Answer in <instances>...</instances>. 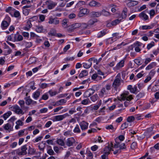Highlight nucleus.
Listing matches in <instances>:
<instances>
[{"instance_id":"09e8293b","label":"nucleus","mask_w":159,"mask_h":159,"mask_svg":"<svg viewBox=\"0 0 159 159\" xmlns=\"http://www.w3.org/2000/svg\"><path fill=\"white\" fill-rule=\"evenodd\" d=\"M35 152V150L33 148L29 147V149L28 151V153L31 155H34Z\"/></svg>"},{"instance_id":"6ab92c4d","label":"nucleus","mask_w":159,"mask_h":159,"mask_svg":"<svg viewBox=\"0 0 159 159\" xmlns=\"http://www.w3.org/2000/svg\"><path fill=\"white\" fill-rule=\"evenodd\" d=\"M56 143L59 145L61 146H64V148H66V146H65V142L62 139H57L56 141Z\"/></svg>"},{"instance_id":"6e6552de","label":"nucleus","mask_w":159,"mask_h":159,"mask_svg":"<svg viewBox=\"0 0 159 159\" xmlns=\"http://www.w3.org/2000/svg\"><path fill=\"white\" fill-rule=\"evenodd\" d=\"M95 92L94 89H89L84 93V98H87L92 95Z\"/></svg>"},{"instance_id":"5fc2aeb1","label":"nucleus","mask_w":159,"mask_h":159,"mask_svg":"<svg viewBox=\"0 0 159 159\" xmlns=\"http://www.w3.org/2000/svg\"><path fill=\"white\" fill-rule=\"evenodd\" d=\"M56 5V4L55 3L52 2L48 5V8L49 9H51L53 8Z\"/></svg>"},{"instance_id":"e2e57ef3","label":"nucleus","mask_w":159,"mask_h":159,"mask_svg":"<svg viewBox=\"0 0 159 159\" xmlns=\"http://www.w3.org/2000/svg\"><path fill=\"white\" fill-rule=\"evenodd\" d=\"M48 93L51 96H52L56 95L57 94V92L56 91H52L51 90H50L48 92Z\"/></svg>"},{"instance_id":"cd10ccee","label":"nucleus","mask_w":159,"mask_h":159,"mask_svg":"<svg viewBox=\"0 0 159 159\" xmlns=\"http://www.w3.org/2000/svg\"><path fill=\"white\" fill-rule=\"evenodd\" d=\"M138 3V2L137 1H130L127 3V6L129 7H130L137 5Z\"/></svg>"},{"instance_id":"393cba45","label":"nucleus","mask_w":159,"mask_h":159,"mask_svg":"<svg viewBox=\"0 0 159 159\" xmlns=\"http://www.w3.org/2000/svg\"><path fill=\"white\" fill-rule=\"evenodd\" d=\"M23 39L22 36L19 34H16L14 36V40L16 41H20Z\"/></svg>"},{"instance_id":"39448f33","label":"nucleus","mask_w":159,"mask_h":159,"mask_svg":"<svg viewBox=\"0 0 159 159\" xmlns=\"http://www.w3.org/2000/svg\"><path fill=\"white\" fill-rule=\"evenodd\" d=\"M37 17L36 16L33 17L30 19V20H28L27 22V24L25 26L23 27V29L26 30H29L30 28L32 26V25L31 24V21L33 20L34 19H37Z\"/></svg>"},{"instance_id":"8fccbe9b","label":"nucleus","mask_w":159,"mask_h":159,"mask_svg":"<svg viewBox=\"0 0 159 159\" xmlns=\"http://www.w3.org/2000/svg\"><path fill=\"white\" fill-rule=\"evenodd\" d=\"M81 26L80 24L79 23H75L72 25V29H74L78 28Z\"/></svg>"},{"instance_id":"58836bf2","label":"nucleus","mask_w":159,"mask_h":159,"mask_svg":"<svg viewBox=\"0 0 159 159\" xmlns=\"http://www.w3.org/2000/svg\"><path fill=\"white\" fill-rule=\"evenodd\" d=\"M98 97L97 94H95L90 97L91 100L93 102H95L98 100Z\"/></svg>"},{"instance_id":"9d476101","label":"nucleus","mask_w":159,"mask_h":159,"mask_svg":"<svg viewBox=\"0 0 159 159\" xmlns=\"http://www.w3.org/2000/svg\"><path fill=\"white\" fill-rule=\"evenodd\" d=\"M25 99V103L28 105H30L31 104L34 105L37 104V102L32 100L30 96L26 97Z\"/></svg>"},{"instance_id":"052dcab7","label":"nucleus","mask_w":159,"mask_h":159,"mask_svg":"<svg viewBox=\"0 0 159 159\" xmlns=\"http://www.w3.org/2000/svg\"><path fill=\"white\" fill-rule=\"evenodd\" d=\"M84 3V2L83 1H80L76 4V6L77 7H80L83 5Z\"/></svg>"},{"instance_id":"774afa93","label":"nucleus","mask_w":159,"mask_h":159,"mask_svg":"<svg viewBox=\"0 0 159 159\" xmlns=\"http://www.w3.org/2000/svg\"><path fill=\"white\" fill-rule=\"evenodd\" d=\"M48 109L47 108H43L40 110V111L41 113H43L46 112L48 111Z\"/></svg>"},{"instance_id":"bb28decb","label":"nucleus","mask_w":159,"mask_h":159,"mask_svg":"<svg viewBox=\"0 0 159 159\" xmlns=\"http://www.w3.org/2000/svg\"><path fill=\"white\" fill-rule=\"evenodd\" d=\"M100 14L101 16L103 15L105 16H109L111 15L110 13L105 9L102 10L100 12Z\"/></svg>"},{"instance_id":"f03ea898","label":"nucleus","mask_w":159,"mask_h":159,"mask_svg":"<svg viewBox=\"0 0 159 159\" xmlns=\"http://www.w3.org/2000/svg\"><path fill=\"white\" fill-rule=\"evenodd\" d=\"M68 116L69 115L67 113H65L62 115L55 116L53 117L52 120L53 122L61 121Z\"/></svg>"},{"instance_id":"bf43d9fd","label":"nucleus","mask_w":159,"mask_h":159,"mask_svg":"<svg viewBox=\"0 0 159 159\" xmlns=\"http://www.w3.org/2000/svg\"><path fill=\"white\" fill-rule=\"evenodd\" d=\"M137 86H134V87L132 88V89H131L130 91L131 93H134L137 91Z\"/></svg>"},{"instance_id":"0eeeda50","label":"nucleus","mask_w":159,"mask_h":159,"mask_svg":"<svg viewBox=\"0 0 159 159\" xmlns=\"http://www.w3.org/2000/svg\"><path fill=\"white\" fill-rule=\"evenodd\" d=\"M115 148H119V149L121 150L125 149L126 148V146L125 143H120V142H116V143L114 144Z\"/></svg>"},{"instance_id":"f704fd0d","label":"nucleus","mask_w":159,"mask_h":159,"mask_svg":"<svg viewBox=\"0 0 159 159\" xmlns=\"http://www.w3.org/2000/svg\"><path fill=\"white\" fill-rule=\"evenodd\" d=\"M38 147L41 151L43 152L45 147V143L44 141H42L41 143L40 144Z\"/></svg>"},{"instance_id":"72a5a7b5","label":"nucleus","mask_w":159,"mask_h":159,"mask_svg":"<svg viewBox=\"0 0 159 159\" xmlns=\"http://www.w3.org/2000/svg\"><path fill=\"white\" fill-rule=\"evenodd\" d=\"M36 31L38 33H41L43 31V27L42 25H38L36 26Z\"/></svg>"},{"instance_id":"a211bd4d","label":"nucleus","mask_w":159,"mask_h":159,"mask_svg":"<svg viewBox=\"0 0 159 159\" xmlns=\"http://www.w3.org/2000/svg\"><path fill=\"white\" fill-rule=\"evenodd\" d=\"M125 62V59L121 60L116 65V68L118 69L123 67L124 65Z\"/></svg>"},{"instance_id":"b1692460","label":"nucleus","mask_w":159,"mask_h":159,"mask_svg":"<svg viewBox=\"0 0 159 159\" xmlns=\"http://www.w3.org/2000/svg\"><path fill=\"white\" fill-rule=\"evenodd\" d=\"M117 40V38L112 37L106 40L107 44H111L114 42L116 41Z\"/></svg>"},{"instance_id":"4be33fe9","label":"nucleus","mask_w":159,"mask_h":159,"mask_svg":"<svg viewBox=\"0 0 159 159\" xmlns=\"http://www.w3.org/2000/svg\"><path fill=\"white\" fill-rule=\"evenodd\" d=\"M127 9L126 7H125L123 9L121 13L122 19H125L127 17Z\"/></svg>"},{"instance_id":"0e129e2a","label":"nucleus","mask_w":159,"mask_h":159,"mask_svg":"<svg viewBox=\"0 0 159 159\" xmlns=\"http://www.w3.org/2000/svg\"><path fill=\"white\" fill-rule=\"evenodd\" d=\"M144 95V93H140L137 95V97L138 99H140L142 98Z\"/></svg>"},{"instance_id":"2eb2a0df","label":"nucleus","mask_w":159,"mask_h":159,"mask_svg":"<svg viewBox=\"0 0 159 159\" xmlns=\"http://www.w3.org/2000/svg\"><path fill=\"white\" fill-rule=\"evenodd\" d=\"M89 5L91 7H99L101 6V4L98 2L95 1L93 0L89 3Z\"/></svg>"},{"instance_id":"49530a36","label":"nucleus","mask_w":159,"mask_h":159,"mask_svg":"<svg viewBox=\"0 0 159 159\" xmlns=\"http://www.w3.org/2000/svg\"><path fill=\"white\" fill-rule=\"evenodd\" d=\"M97 21L96 19H91L88 22V26H91L93 25L94 23Z\"/></svg>"},{"instance_id":"c85d7f7f","label":"nucleus","mask_w":159,"mask_h":159,"mask_svg":"<svg viewBox=\"0 0 159 159\" xmlns=\"http://www.w3.org/2000/svg\"><path fill=\"white\" fill-rule=\"evenodd\" d=\"M10 23L5 20L3 21L1 24V27L2 29L7 28L9 26Z\"/></svg>"},{"instance_id":"aec40b11","label":"nucleus","mask_w":159,"mask_h":159,"mask_svg":"<svg viewBox=\"0 0 159 159\" xmlns=\"http://www.w3.org/2000/svg\"><path fill=\"white\" fill-rule=\"evenodd\" d=\"M59 23V20L57 18H50L48 21L50 24H53L55 25L58 24Z\"/></svg>"},{"instance_id":"f257e3e1","label":"nucleus","mask_w":159,"mask_h":159,"mask_svg":"<svg viewBox=\"0 0 159 159\" xmlns=\"http://www.w3.org/2000/svg\"><path fill=\"white\" fill-rule=\"evenodd\" d=\"M26 146H27L25 145L22 146L21 148V151L19 149L17 150L16 151V154L19 156L26 155L27 153L26 151L27 150Z\"/></svg>"},{"instance_id":"de8ad7c7","label":"nucleus","mask_w":159,"mask_h":159,"mask_svg":"<svg viewBox=\"0 0 159 159\" xmlns=\"http://www.w3.org/2000/svg\"><path fill=\"white\" fill-rule=\"evenodd\" d=\"M48 98V94L46 93H45L43 95L41 98L39 100V101L40 102L41 100H47Z\"/></svg>"},{"instance_id":"13d9d810","label":"nucleus","mask_w":159,"mask_h":159,"mask_svg":"<svg viewBox=\"0 0 159 159\" xmlns=\"http://www.w3.org/2000/svg\"><path fill=\"white\" fill-rule=\"evenodd\" d=\"M141 60L139 59H135L134 60V62L136 64L138 65H140L142 64Z\"/></svg>"},{"instance_id":"680f3d73","label":"nucleus","mask_w":159,"mask_h":159,"mask_svg":"<svg viewBox=\"0 0 159 159\" xmlns=\"http://www.w3.org/2000/svg\"><path fill=\"white\" fill-rule=\"evenodd\" d=\"M88 156L89 157L88 159H92L93 157V155L90 151H89L87 152Z\"/></svg>"},{"instance_id":"7ed1b4c3","label":"nucleus","mask_w":159,"mask_h":159,"mask_svg":"<svg viewBox=\"0 0 159 159\" xmlns=\"http://www.w3.org/2000/svg\"><path fill=\"white\" fill-rule=\"evenodd\" d=\"M120 78L116 77L112 84V86L115 90H117L118 88L120 86Z\"/></svg>"},{"instance_id":"a19ab883","label":"nucleus","mask_w":159,"mask_h":159,"mask_svg":"<svg viewBox=\"0 0 159 159\" xmlns=\"http://www.w3.org/2000/svg\"><path fill=\"white\" fill-rule=\"evenodd\" d=\"M121 20L122 19H121L120 20L119 19H116L112 21L111 24L112 25H116L117 24L121 22Z\"/></svg>"},{"instance_id":"37998d69","label":"nucleus","mask_w":159,"mask_h":159,"mask_svg":"<svg viewBox=\"0 0 159 159\" xmlns=\"http://www.w3.org/2000/svg\"><path fill=\"white\" fill-rule=\"evenodd\" d=\"M73 132L75 133H80L81 132V130L80 129L78 125H77L73 130Z\"/></svg>"},{"instance_id":"4468645a","label":"nucleus","mask_w":159,"mask_h":159,"mask_svg":"<svg viewBox=\"0 0 159 159\" xmlns=\"http://www.w3.org/2000/svg\"><path fill=\"white\" fill-rule=\"evenodd\" d=\"M129 93L128 92H125L121 94L120 97H118L117 98L118 100L120 101H125Z\"/></svg>"},{"instance_id":"e433bc0d","label":"nucleus","mask_w":159,"mask_h":159,"mask_svg":"<svg viewBox=\"0 0 159 159\" xmlns=\"http://www.w3.org/2000/svg\"><path fill=\"white\" fill-rule=\"evenodd\" d=\"M11 114L12 112L10 111H9L7 113L4 114L3 115V117L4 120H6L7 118L9 117Z\"/></svg>"},{"instance_id":"ea45409f","label":"nucleus","mask_w":159,"mask_h":159,"mask_svg":"<svg viewBox=\"0 0 159 159\" xmlns=\"http://www.w3.org/2000/svg\"><path fill=\"white\" fill-rule=\"evenodd\" d=\"M33 2V0H23L21 2L23 4H30Z\"/></svg>"},{"instance_id":"2f4dec72","label":"nucleus","mask_w":159,"mask_h":159,"mask_svg":"<svg viewBox=\"0 0 159 159\" xmlns=\"http://www.w3.org/2000/svg\"><path fill=\"white\" fill-rule=\"evenodd\" d=\"M4 128L5 130H8L10 132L12 130V127L11 125L7 123L4 125Z\"/></svg>"},{"instance_id":"f8f14e48","label":"nucleus","mask_w":159,"mask_h":159,"mask_svg":"<svg viewBox=\"0 0 159 159\" xmlns=\"http://www.w3.org/2000/svg\"><path fill=\"white\" fill-rule=\"evenodd\" d=\"M142 44L143 43L138 41L134 43V49L136 52H139L140 51L141 49L139 47L141 46Z\"/></svg>"},{"instance_id":"c9c22d12","label":"nucleus","mask_w":159,"mask_h":159,"mask_svg":"<svg viewBox=\"0 0 159 159\" xmlns=\"http://www.w3.org/2000/svg\"><path fill=\"white\" fill-rule=\"evenodd\" d=\"M88 72L86 70H84L82 71L79 75V77L82 78L88 75Z\"/></svg>"},{"instance_id":"5701e85b","label":"nucleus","mask_w":159,"mask_h":159,"mask_svg":"<svg viewBox=\"0 0 159 159\" xmlns=\"http://www.w3.org/2000/svg\"><path fill=\"white\" fill-rule=\"evenodd\" d=\"M157 65V63L155 62H153L151 63L148 65L146 68V70H149L152 68Z\"/></svg>"},{"instance_id":"a18cd8bd","label":"nucleus","mask_w":159,"mask_h":159,"mask_svg":"<svg viewBox=\"0 0 159 159\" xmlns=\"http://www.w3.org/2000/svg\"><path fill=\"white\" fill-rule=\"evenodd\" d=\"M135 117L134 116H129L127 119V121L129 122H131L134 121Z\"/></svg>"},{"instance_id":"c756f323","label":"nucleus","mask_w":159,"mask_h":159,"mask_svg":"<svg viewBox=\"0 0 159 159\" xmlns=\"http://www.w3.org/2000/svg\"><path fill=\"white\" fill-rule=\"evenodd\" d=\"M107 92L105 88H102L100 91L99 93V96L101 97H103L104 94H107Z\"/></svg>"},{"instance_id":"20e7f679","label":"nucleus","mask_w":159,"mask_h":159,"mask_svg":"<svg viewBox=\"0 0 159 159\" xmlns=\"http://www.w3.org/2000/svg\"><path fill=\"white\" fill-rule=\"evenodd\" d=\"M32 7V5H31L24 6L22 7L23 14L25 16H28L30 13V11H31V8Z\"/></svg>"},{"instance_id":"9b49d317","label":"nucleus","mask_w":159,"mask_h":159,"mask_svg":"<svg viewBox=\"0 0 159 159\" xmlns=\"http://www.w3.org/2000/svg\"><path fill=\"white\" fill-rule=\"evenodd\" d=\"M14 111L18 114H24L22 109L17 105H15L13 107Z\"/></svg>"},{"instance_id":"79ce46f5","label":"nucleus","mask_w":159,"mask_h":159,"mask_svg":"<svg viewBox=\"0 0 159 159\" xmlns=\"http://www.w3.org/2000/svg\"><path fill=\"white\" fill-rule=\"evenodd\" d=\"M129 125V123L126 122H125L122 124L121 126V130H124L125 129L127 128Z\"/></svg>"},{"instance_id":"3c124183","label":"nucleus","mask_w":159,"mask_h":159,"mask_svg":"<svg viewBox=\"0 0 159 159\" xmlns=\"http://www.w3.org/2000/svg\"><path fill=\"white\" fill-rule=\"evenodd\" d=\"M154 45L155 43L153 41H152L150 43L148 44L147 47V48L148 50H149Z\"/></svg>"},{"instance_id":"ddd939ff","label":"nucleus","mask_w":159,"mask_h":159,"mask_svg":"<svg viewBox=\"0 0 159 159\" xmlns=\"http://www.w3.org/2000/svg\"><path fill=\"white\" fill-rule=\"evenodd\" d=\"M79 125L82 130H85L88 129L89 123L84 121H83L80 123Z\"/></svg>"},{"instance_id":"412c9836","label":"nucleus","mask_w":159,"mask_h":159,"mask_svg":"<svg viewBox=\"0 0 159 159\" xmlns=\"http://www.w3.org/2000/svg\"><path fill=\"white\" fill-rule=\"evenodd\" d=\"M62 26L65 28L70 26L69 24L68 20L67 19H64L62 22Z\"/></svg>"},{"instance_id":"603ef678","label":"nucleus","mask_w":159,"mask_h":159,"mask_svg":"<svg viewBox=\"0 0 159 159\" xmlns=\"http://www.w3.org/2000/svg\"><path fill=\"white\" fill-rule=\"evenodd\" d=\"M89 102H90V101L89 98L83 100L81 102V104L83 105H87Z\"/></svg>"},{"instance_id":"c03bdc74","label":"nucleus","mask_w":159,"mask_h":159,"mask_svg":"<svg viewBox=\"0 0 159 159\" xmlns=\"http://www.w3.org/2000/svg\"><path fill=\"white\" fill-rule=\"evenodd\" d=\"M83 66L84 68L86 69H89L91 66L92 63V62H90L89 64H88L86 63H83Z\"/></svg>"},{"instance_id":"4c0bfd02","label":"nucleus","mask_w":159,"mask_h":159,"mask_svg":"<svg viewBox=\"0 0 159 159\" xmlns=\"http://www.w3.org/2000/svg\"><path fill=\"white\" fill-rule=\"evenodd\" d=\"M23 44L25 45L26 48H28L31 47L33 44L32 42H27L25 41H23Z\"/></svg>"},{"instance_id":"4d7b16f0","label":"nucleus","mask_w":159,"mask_h":159,"mask_svg":"<svg viewBox=\"0 0 159 159\" xmlns=\"http://www.w3.org/2000/svg\"><path fill=\"white\" fill-rule=\"evenodd\" d=\"M19 103L22 109L24 108V107L25 102L24 100H20L19 102Z\"/></svg>"},{"instance_id":"a878e982","label":"nucleus","mask_w":159,"mask_h":159,"mask_svg":"<svg viewBox=\"0 0 159 159\" xmlns=\"http://www.w3.org/2000/svg\"><path fill=\"white\" fill-rule=\"evenodd\" d=\"M140 18L143 19L145 20H148V17L143 11L142 12L139 14Z\"/></svg>"},{"instance_id":"f3484780","label":"nucleus","mask_w":159,"mask_h":159,"mask_svg":"<svg viewBox=\"0 0 159 159\" xmlns=\"http://www.w3.org/2000/svg\"><path fill=\"white\" fill-rule=\"evenodd\" d=\"M107 34V30L105 29H104L98 33L97 34V37L98 38H100L105 35Z\"/></svg>"},{"instance_id":"69168bd1","label":"nucleus","mask_w":159,"mask_h":159,"mask_svg":"<svg viewBox=\"0 0 159 159\" xmlns=\"http://www.w3.org/2000/svg\"><path fill=\"white\" fill-rule=\"evenodd\" d=\"M47 153L50 155H52L55 154L54 152L52 149L48 150Z\"/></svg>"},{"instance_id":"423d86ee","label":"nucleus","mask_w":159,"mask_h":159,"mask_svg":"<svg viewBox=\"0 0 159 159\" xmlns=\"http://www.w3.org/2000/svg\"><path fill=\"white\" fill-rule=\"evenodd\" d=\"M75 142V139L73 137H70L67 139L66 142V144L67 146L69 147L72 146Z\"/></svg>"},{"instance_id":"1a4fd4ad","label":"nucleus","mask_w":159,"mask_h":159,"mask_svg":"<svg viewBox=\"0 0 159 159\" xmlns=\"http://www.w3.org/2000/svg\"><path fill=\"white\" fill-rule=\"evenodd\" d=\"M111 150L113 151L112 149V148L110 146V145L109 144L108 146L104 148L103 151H101V152L102 153L108 155L110 153V152Z\"/></svg>"},{"instance_id":"473e14b6","label":"nucleus","mask_w":159,"mask_h":159,"mask_svg":"<svg viewBox=\"0 0 159 159\" xmlns=\"http://www.w3.org/2000/svg\"><path fill=\"white\" fill-rule=\"evenodd\" d=\"M91 16L93 17H98L101 16L100 12L92 11L90 13Z\"/></svg>"},{"instance_id":"338daca9","label":"nucleus","mask_w":159,"mask_h":159,"mask_svg":"<svg viewBox=\"0 0 159 159\" xmlns=\"http://www.w3.org/2000/svg\"><path fill=\"white\" fill-rule=\"evenodd\" d=\"M155 13V11L154 10L152 9L149 12L150 17H153L154 16Z\"/></svg>"},{"instance_id":"6e6d98bb","label":"nucleus","mask_w":159,"mask_h":159,"mask_svg":"<svg viewBox=\"0 0 159 159\" xmlns=\"http://www.w3.org/2000/svg\"><path fill=\"white\" fill-rule=\"evenodd\" d=\"M7 47L8 48V49L6 50L5 54L6 55L10 54L12 52V50L9 48V46H7Z\"/></svg>"},{"instance_id":"7c9ffc66","label":"nucleus","mask_w":159,"mask_h":159,"mask_svg":"<svg viewBox=\"0 0 159 159\" xmlns=\"http://www.w3.org/2000/svg\"><path fill=\"white\" fill-rule=\"evenodd\" d=\"M40 92L38 91H36L33 94V97L35 100H37L40 95Z\"/></svg>"},{"instance_id":"dca6fc26","label":"nucleus","mask_w":159,"mask_h":159,"mask_svg":"<svg viewBox=\"0 0 159 159\" xmlns=\"http://www.w3.org/2000/svg\"><path fill=\"white\" fill-rule=\"evenodd\" d=\"M80 11L79 13L80 16H82L84 15L87 14L89 12V10L86 8H83L80 7Z\"/></svg>"},{"instance_id":"864d4df0","label":"nucleus","mask_w":159,"mask_h":159,"mask_svg":"<svg viewBox=\"0 0 159 159\" xmlns=\"http://www.w3.org/2000/svg\"><path fill=\"white\" fill-rule=\"evenodd\" d=\"M99 107L97 105H95L93 106H91L89 107V108L90 109L93 111V110H97Z\"/></svg>"}]
</instances>
